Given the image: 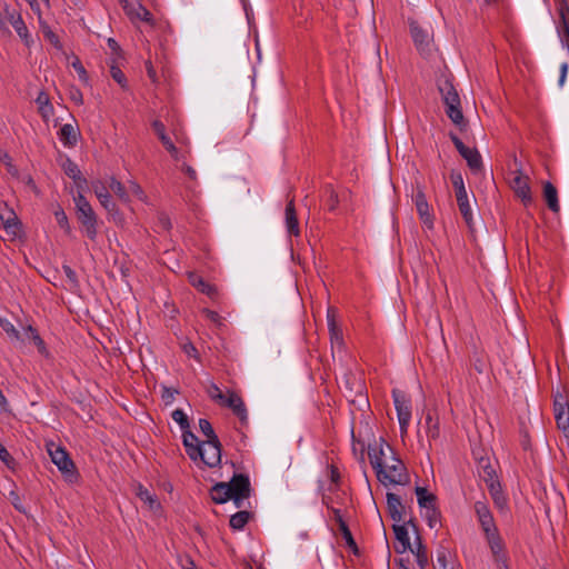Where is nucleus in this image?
Returning a JSON list of instances; mask_svg holds the SVG:
<instances>
[{
  "instance_id": "obj_1",
  "label": "nucleus",
  "mask_w": 569,
  "mask_h": 569,
  "mask_svg": "<svg viewBox=\"0 0 569 569\" xmlns=\"http://www.w3.org/2000/svg\"><path fill=\"white\" fill-rule=\"evenodd\" d=\"M250 496V481L244 475H234L229 482H218L211 489V498L216 503L233 500L236 507H241Z\"/></svg>"
},
{
  "instance_id": "obj_2",
  "label": "nucleus",
  "mask_w": 569,
  "mask_h": 569,
  "mask_svg": "<svg viewBox=\"0 0 569 569\" xmlns=\"http://www.w3.org/2000/svg\"><path fill=\"white\" fill-rule=\"evenodd\" d=\"M438 87L446 106L447 116L455 124L462 127L465 118L460 108V98L452 82L449 79H443Z\"/></svg>"
},
{
  "instance_id": "obj_3",
  "label": "nucleus",
  "mask_w": 569,
  "mask_h": 569,
  "mask_svg": "<svg viewBox=\"0 0 569 569\" xmlns=\"http://www.w3.org/2000/svg\"><path fill=\"white\" fill-rule=\"evenodd\" d=\"M381 467L375 468L378 480L385 485H405L408 480L405 465L397 457H389Z\"/></svg>"
},
{
  "instance_id": "obj_4",
  "label": "nucleus",
  "mask_w": 569,
  "mask_h": 569,
  "mask_svg": "<svg viewBox=\"0 0 569 569\" xmlns=\"http://www.w3.org/2000/svg\"><path fill=\"white\" fill-rule=\"evenodd\" d=\"M10 27L14 29L26 44L30 43V33L19 11L7 2L0 1V29L9 31Z\"/></svg>"
},
{
  "instance_id": "obj_5",
  "label": "nucleus",
  "mask_w": 569,
  "mask_h": 569,
  "mask_svg": "<svg viewBox=\"0 0 569 569\" xmlns=\"http://www.w3.org/2000/svg\"><path fill=\"white\" fill-rule=\"evenodd\" d=\"M74 202L77 208L78 220L82 224L86 234L91 240H94L97 237V219L91 204L88 202V200L83 197V194L80 191L78 192V196L74 197Z\"/></svg>"
},
{
  "instance_id": "obj_6",
  "label": "nucleus",
  "mask_w": 569,
  "mask_h": 569,
  "mask_svg": "<svg viewBox=\"0 0 569 569\" xmlns=\"http://www.w3.org/2000/svg\"><path fill=\"white\" fill-rule=\"evenodd\" d=\"M119 2L124 13L133 24L138 26L139 23H147L151 27L154 26V19L151 12L140 2L131 3L128 0H119Z\"/></svg>"
},
{
  "instance_id": "obj_7",
  "label": "nucleus",
  "mask_w": 569,
  "mask_h": 569,
  "mask_svg": "<svg viewBox=\"0 0 569 569\" xmlns=\"http://www.w3.org/2000/svg\"><path fill=\"white\" fill-rule=\"evenodd\" d=\"M510 187L516 193V196L523 202L525 206H528L532 201L531 189H530V178L525 174L520 169H516L511 172Z\"/></svg>"
},
{
  "instance_id": "obj_8",
  "label": "nucleus",
  "mask_w": 569,
  "mask_h": 569,
  "mask_svg": "<svg viewBox=\"0 0 569 569\" xmlns=\"http://www.w3.org/2000/svg\"><path fill=\"white\" fill-rule=\"evenodd\" d=\"M392 396L400 426V432L401 436L403 437L408 431V427L411 419L410 401L403 392L398 390H395L392 392Z\"/></svg>"
},
{
  "instance_id": "obj_9",
  "label": "nucleus",
  "mask_w": 569,
  "mask_h": 569,
  "mask_svg": "<svg viewBox=\"0 0 569 569\" xmlns=\"http://www.w3.org/2000/svg\"><path fill=\"white\" fill-rule=\"evenodd\" d=\"M47 450L52 462L62 473L66 476H73L74 465L63 448L57 446L54 442H48Z\"/></svg>"
},
{
  "instance_id": "obj_10",
  "label": "nucleus",
  "mask_w": 569,
  "mask_h": 569,
  "mask_svg": "<svg viewBox=\"0 0 569 569\" xmlns=\"http://www.w3.org/2000/svg\"><path fill=\"white\" fill-rule=\"evenodd\" d=\"M210 468L218 466L221 461V448L219 439L206 440L200 443L199 457Z\"/></svg>"
},
{
  "instance_id": "obj_11",
  "label": "nucleus",
  "mask_w": 569,
  "mask_h": 569,
  "mask_svg": "<svg viewBox=\"0 0 569 569\" xmlns=\"http://www.w3.org/2000/svg\"><path fill=\"white\" fill-rule=\"evenodd\" d=\"M368 455L373 469L381 467L385 461H388L390 459L388 457H396L392 448L386 443L383 439H379L378 441H375L373 445H370Z\"/></svg>"
},
{
  "instance_id": "obj_12",
  "label": "nucleus",
  "mask_w": 569,
  "mask_h": 569,
  "mask_svg": "<svg viewBox=\"0 0 569 569\" xmlns=\"http://www.w3.org/2000/svg\"><path fill=\"white\" fill-rule=\"evenodd\" d=\"M413 202L422 223L428 228H433V216L430 212V208L428 201L426 199V194L423 188L421 186H417L416 193L413 196Z\"/></svg>"
},
{
  "instance_id": "obj_13",
  "label": "nucleus",
  "mask_w": 569,
  "mask_h": 569,
  "mask_svg": "<svg viewBox=\"0 0 569 569\" xmlns=\"http://www.w3.org/2000/svg\"><path fill=\"white\" fill-rule=\"evenodd\" d=\"M555 417L558 429L569 440V405L562 396L555 400Z\"/></svg>"
},
{
  "instance_id": "obj_14",
  "label": "nucleus",
  "mask_w": 569,
  "mask_h": 569,
  "mask_svg": "<svg viewBox=\"0 0 569 569\" xmlns=\"http://www.w3.org/2000/svg\"><path fill=\"white\" fill-rule=\"evenodd\" d=\"M0 221L7 232V234L13 239L20 232V226L18 216L16 212L9 208L7 204L0 207Z\"/></svg>"
},
{
  "instance_id": "obj_15",
  "label": "nucleus",
  "mask_w": 569,
  "mask_h": 569,
  "mask_svg": "<svg viewBox=\"0 0 569 569\" xmlns=\"http://www.w3.org/2000/svg\"><path fill=\"white\" fill-rule=\"evenodd\" d=\"M410 32L419 51L422 53L430 51L431 36L427 30L422 29L417 22L411 21Z\"/></svg>"
},
{
  "instance_id": "obj_16",
  "label": "nucleus",
  "mask_w": 569,
  "mask_h": 569,
  "mask_svg": "<svg viewBox=\"0 0 569 569\" xmlns=\"http://www.w3.org/2000/svg\"><path fill=\"white\" fill-rule=\"evenodd\" d=\"M220 405L230 408L233 411V413L240 418V420H247V409L241 397L238 393L228 390L224 396L223 402H221Z\"/></svg>"
},
{
  "instance_id": "obj_17",
  "label": "nucleus",
  "mask_w": 569,
  "mask_h": 569,
  "mask_svg": "<svg viewBox=\"0 0 569 569\" xmlns=\"http://www.w3.org/2000/svg\"><path fill=\"white\" fill-rule=\"evenodd\" d=\"M92 190L100 201L101 206L108 210L109 212L116 210V204L111 200V196L109 193V186L107 187L102 181L92 182Z\"/></svg>"
},
{
  "instance_id": "obj_18",
  "label": "nucleus",
  "mask_w": 569,
  "mask_h": 569,
  "mask_svg": "<svg viewBox=\"0 0 569 569\" xmlns=\"http://www.w3.org/2000/svg\"><path fill=\"white\" fill-rule=\"evenodd\" d=\"M152 128H153L156 134L158 136V138L160 139V141L162 142V144L164 146V148L168 150V152H170V154L176 160H178L179 151L176 148V146L172 143L170 138L167 136L164 124L159 120H154L152 122Z\"/></svg>"
},
{
  "instance_id": "obj_19",
  "label": "nucleus",
  "mask_w": 569,
  "mask_h": 569,
  "mask_svg": "<svg viewBox=\"0 0 569 569\" xmlns=\"http://www.w3.org/2000/svg\"><path fill=\"white\" fill-rule=\"evenodd\" d=\"M188 279L194 288L207 295L209 298L216 299L218 297V289L213 284L206 282L200 276L189 272Z\"/></svg>"
},
{
  "instance_id": "obj_20",
  "label": "nucleus",
  "mask_w": 569,
  "mask_h": 569,
  "mask_svg": "<svg viewBox=\"0 0 569 569\" xmlns=\"http://www.w3.org/2000/svg\"><path fill=\"white\" fill-rule=\"evenodd\" d=\"M486 473L488 475L489 479V491H490V495L495 501V505L499 508V509H503L506 507V498L503 497V495L501 493V489H500V485L493 479L492 477V470L488 471L487 468L485 469Z\"/></svg>"
},
{
  "instance_id": "obj_21",
  "label": "nucleus",
  "mask_w": 569,
  "mask_h": 569,
  "mask_svg": "<svg viewBox=\"0 0 569 569\" xmlns=\"http://www.w3.org/2000/svg\"><path fill=\"white\" fill-rule=\"evenodd\" d=\"M387 505H388V509H389V513H390L391 518L395 521H401L403 519L402 515H403L405 508L401 503L400 498L392 492H388L387 493Z\"/></svg>"
},
{
  "instance_id": "obj_22",
  "label": "nucleus",
  "mask_w": 569,
  "mask_h": 569,
  "mask_svg": "<svg viewBox=\"0 0 569 569\" xmlns=\"http://www.w3.org/2000/svg\"><path fill=\"white\" fill-rule=\"evenodd\" d=\"M286 227L290 234L298 236L299 234V224L296 214L293 200H290L286 207L284 212Z\"/></svg>"
},
{
  "instance_id": "obj_23",
  "label": "nucleus",
  "mask_w": 569,
  "mask_h": 569,
  "mask_svg": "<svg viewBox=\"0 0 569 569\" xmlns=\"http://www.w3.org/2000/svg\"><path fill=\"white\" fill-rule=\"evenodd\" d=\"M36 103L38 104V110L42 119L44 121H49V119L53 116L54 112L49 96L44 91L39 92L36 99Z\"/></svg>"
},
{
  "instance_id": "obj_24",
  "label": "nucleus",
  "mask_w": 569,
  "mask_h": 569,
  "mask_svg": "<svg viewBox=\"0 0 569 569\" xmlns=\"http://www.w3.org/2000/svg\"><path fill=\"white\" fill-rule=\"evenodd\" d=\"M329 332H330V341L332 355L340 353L343 346V338L341 330L336 326L333 319L329 318Z\"/></svg>"
},
{
  "instance_id": "obj_25",
  "label": "nucleus",
  "mask_w": 569,
  "mask_h": 569,
  "mask_svg": "<svg viewBox=\"0 0 569 569\" xmlns=\"http://www.w3.org/2000/svg\"><path fill=\"white\" fill-rule=\"evenodd\" d=\"M393 531L400 545L399 547H396L397 552L402 553L411 549L410 538L407 528L402 525H395Z\"/></svg>"
},
{
  "instance_id": "obj_26",
  "label": "nucleus",
  "mask_w": 569,
  "mask_h": 569,
  "mask_svg": "<svg viewBox=\"0 0 569 569\" xmlns=\"http://www.w3.org/2000/svg\"><path fill=\"white\" fill-rule=\"evenodd\" d=\"M183 445L186 447L187 453L192 460H197L199 457L200 443L198 442V438L190 431L186 430L183 432Z\"/></svg>"
},
{
  "instance_id": "obj_27",
  "label": "nucleus",
  "mask_w": 569,
  "mask_h": 569,
  "mask_svg": "<svg viewBox=\"0 0 569 569\" xmlns=\"http://www.w3.org/2000/svg\"><path fill=\"white\" fill-rule=\"evenodd\" d=\"M543 197L549 209L552 210L553 212H558L560 209L558 201V192L556 187L551 182H545Z\"/></svg>"
},
{
  "instance_id": "obj_28",
  "label": "nucleus",
  "mask_w": 569,
  "mask_h": 569,
  "mask_svg": "<svg viewBox=\"0 0 569 569\" xmlns=\"http://www.w3.org/2000/svg\"><path fill=\"white\" fill-rule=\"evenodd\" d=\"M63 170L74 180L79 190H82L86 187L87 181L81 177V172L76 163L70 160H66L63 163Z\"/></svg>"
},
{
  "instance_id": "obj_29",
  "label": "nucleus",
  "mask_w": 569,
  "mask_h": 569,
  "mask_svg": "<svg viewBox=\"0 0 569 569\" xmlns=\"http://www.w3.org/2000/svg\"><path fill=\"white\" fill-rule=\"evenodd\" d=\"M137 496L144 505L148 506L151 511L157 512L160 509V502L158 501L157 497L149 492L148 489L139 486L137 489Z\"/></svg>"
},
{
  "instance_id": "obj_30",
  "label": "nucleus",
  "mask_w": 569,
  "mask_h": 569,
  "mask_svg": "<svg viewBox=\"0 0 569 569\" xmlns=\"http://www.w3.org/2000/svg\"><path fill=\"white\" fill-rule=\"evenodd\" d=\"M461 157L467 161L469 168L472 171L478 172V171L481 170V168H482V160H481V156L478 152V150L469 148L466 151V153L461 154Z\"/></svg>"
},
{
  "instance_id": "obj_31",
  "label": "nucleus",
  "mask_w": 569,
  "mask_h": 569,
  "mask_svg": "<svg viewBox=\"0 0 569 569\" xmlns=\"http://www.w3.org/2000/svg\"><path fill=\"white\" fill-rule=\"evenodd\" d=\"M486 537H487L488 543L490 546V549L493 553L496 561L503 562L505 557L502 555V545H501L500 538L497 535V532L488 535Z\"/></svg>"
},
{
  "instance_id": "obj_32",
  "label": "nucleus",
  "mask_w": 569,
  "mask_h": 569,
  "mask_svg": "<svg viewBox=\"0 0 569 569\" xmlns=\"http://www.w3.org/2000/svg\"><path fill=\"white\" fill-rule=\"evenodd\" d=\"M109 189L123 202H129V191L127 186L111 177L109 179Z\"/></svg>"
},
{
  "instance_id": "obj_33",
  "label": "nucleus",
  "mask_w": 569,
  "mask_h": 569,
  "mask_svg": "<svg viewBox=\"0 0 569 569\" xmlns=\"http://www.w3.org/2000/svg\"><path fill=\"white\" fill-rule=\"evenodd\" d=\"M457 203L459 207V211L462 214L466 223L471 227L472 224V212H471V203L469 201L468 194L466 197L457 198Z\"/></svg>"
},
{
  "instance_id": "obj_34",
  "label": "nucleus",
  "mask_w": 569,
  "mask_h": 569,
  "mask_svg": "<svg viewBox=\"0 0 569 569\" xmlns=\"http://www.w3.org/2000/svg\"><path fill=\"white\" fill-rule=\"evenodd\" d=\"M416 493L418 498V503L421 508L427 509L428 507H435L433 502L436 497L432 493L428 492L427 489L422 487H417Z\"/></svg>"
},
{
  "instance_id": "obj_35",
  "label": "nucleus",
  "mask_w": 569,
  "mask_h": 569,
  "mask_svg": "<svg viewBox=\"0 0 569 569\" xmlns=\"http://www.w3.org/2000/svg\"><path fill=\"white\" fill-rule=\"evenodd\" d=\"M416 556V560L420 569H426L428 566V555L426 547L419 540L416 548L410 549Z\"/></svg>"
},
{
  "instance_id": "obj_36",
  "label": "nucleus",
  "mask_w": 569,
  "mask_h": 569,
  "mask_svg": "<svg viewBox=\"0 0 569 569\" xmlns=\"http://www.w3.org/2000/svg\"><path fill=\"white\" fill-rule=\"evenodd\" d=\"M23 335H24L26 339H28L29 341L33 342L37 346V348L39 349V351L41 353H46V346H44L43 340L40 338L38 332L31 326H28L24 329Z\"/></svg>"
},
{
  "instance_id": "obj_37",
  "label": "nucleus",
  "mask_w": 569,
  "mask_h": 569,
  "mask_svg": "<svg viewBox=\"0 0 569 569\" xmlns=\"http://www.w3.org/2000/svg\"><path fill=\"white\" fill-rule=\"evenodd\" d=\"M38 16H39V21H40V29H41V31H42V33H43V36H44V38H46V39H47V40H48L52 46H54V47H56V48H58V49H61V43H60V41H59L58 36H57V34H56V33L50 29V27H49L46 22H43V21L41 20V16H40V13H38Z\"/></svg>"
},
{
  "instance_id": "obj_38",
  "label": "nucleus",
  "mask_w": 569,
  "mask_h": 569,
  "mask_svg": "<svg viewBox=\"0 0 569 569\" xmlns=\"http://www.w3.org/2000/svg\"><path fill=\"white\" fill-rule=\"evenodd\" d=\"M249 517H250V513L248 511H239V512L234 513L233 516H231L230 526L233 529L240 530L247 525Z\"/></svg>"
},
{
  "instance_id": "obj_39",
  "label": "nucleus",
  "mask_w": 569,
  "mask_h": 569,
  "mask_svg": "<svg viewBox=\"0 0 569 569\" xmlns=\"http://www.w3.org/2000/svg\"><path fill=\"white\" fill-rule=\"evenodd\" d=\"M61 139L69 144H73L77 141V130L72 124H64L60 130Z\"/></svg>"
},
{
  "instance_id": "obj_40",
  "label": "nucleus",
  "mask_w": 569,
  "mask_h": 569,
  "mask_svg": "<svg viewBox=\"0 0 569 569\" xmlns=\"http://www.w3.org/2000/svg\"><path fill=\"white\" fill-rule=\"evenodd\" d=\"M425 518L431 529H437L440 526V513L435 507L425 509Z\"/></svg>"
},
{
  "instance_id": "obj_41",
  "label": "nucleus",
  "mask_w": 569,
  "mask_h": 569,
  "mask_svg": "<svg viewBox=\"0 0 569 569\" xmlns=\"http://www.w3.org/2000/svg\"><path fill=\"white\" fill-rule=\"evenodd\" d=\"M450 178L456 190V198L466 197L467 190L463 183L462 176L460 173L452 172Z\"/></svg>"
},
{
  "instance_id": "obj_42",
  "label": "nucleus",
  "mask_w": 569,
  "mask_h": 569,
  "mask_svg": "<svg viewBox=\"0 0 569 569\" xmlns=\"http://www.w3.org/2000/svg\"><path fill=\"white\" fill-rule=\"evenodd\" d=\"M0 327L9 336L10 339L19 340L21 338L19 331L8 319L0 318Z\"/></svg>"
},
{
  "instance_id": "obj_43",
  "label": "nucleus",
  "mask_w": 569,
  "mask_h": 569,
  "mask_svg": "<svg viewBox=\"0 0 569 569\" xmlns=\"http://www.w3.org/2000/svg\"><path fill=\"white\" fill-rule=\"evenodd\" d=\"M0 162L6 167L9 174L18 177V169L12 163L11 157L3 150H0Z\"/></svg>"
},
{
  "instance_id": "obj_44",
  "label": "nucleus",
  "mask_w": 569,
  "mask_h": 569,
  "mask_svg": "<svg viewBox=\"0 0 569 569\" xmlns=\"http://www.w3.org/2000/svg\"><path fill=\"white\" fill-rule=\"evenodd\" d=\"M426 423H427V435L431 439H437L439 437V425L437 420H433L432 416L430 413L426 417Z\"/></svg>"
},
{
  "instance_id": "obj_45",
  "label": "nucleus",
  "mask_w": 569,
  "mask_h": 569,
  "mask_svg": "<svg viewBox=\"0 0 569 569\" xmlns=\"http://www.w3.org/2000/svg\"><path fill=\"white\" fill-rule=\"evenodd\" d=\"M199 428H200V431L207 437V440L216 441V439H218V437L216 436V433L213 431L211 423L208 420L200 419Z\"/></svg>"
},
{
  "instance_id": "obj_46",
  "label": "nucleus",
  "mask_w": 569,
  "mask_h": 569,
  "mask_svg": "<svg viewBox=\"0 0 569 569\" xmlns=\"http://www.w3.org/2000/svg\"><path fill=\"white\" fill-rule=\"evenodd\" d=\"M71 66L72 68L77 71L78 76H79V79L83 82V83H88L89 82V77H88V73L84 69V67L82 66L81 61L79 60L78 57H74L73 58V61L71 62Z\"/></svg>"
},
{
  "instance_id": "obj_47",
  "label": "nucleus",
  "mask_w": 569,
  "mask_h": 569,
  "mask_svg": "<svg viewBox=\"0 0 569 569\" xmlns=\"http://www.w3.org/2000/svg\"><path fill=\"white\" fill-rule=\"evenodd\" d=\"M110 73L114 81H117L122 88H127V78L120 68L112 64L110 68Z\"/></svg>"
},
{
  "instance_id": "obj_48",
  "label": "nucleus",
  "mask_w": 569,
  "mask_h": 569,
  "mask_svg": "<svg viewBox=\"0 0 569 569\" xmlns=\"http://www.w3.org/2000/svg\"><path fill=\"white\" fill-rule=\"evenodd\" d=\"M172 419L179 423L184 431L189 428L188 417L181 409H177L172 412Z\"/></svg>"
},
{
  "instance_id": "obj_49",
  "label": "nucleus",
  "mask_w": 569,
  "mask_h": 569,
  "mask_svg": "<svg viewBox=\"0 0 569 569\" xmlns=\"http://www.w3.org/2000/svg\"><path fill=\"white\" fill-rule=\"evenodd\" d=\"M479 522L486 536L497 532L492 515H490L487 518L480 519Z\"/></svg>"
},
{
  "instance_id": "obj_50",
  "label": "nucleus",
  "mask_w": 569,
  "mask_h": 569,
  "mask_svg": "<svg viewBox=\"0 0 569 569\" xmlns=\"http://www.w3.org/2000/svg\"><path fill=\"white\" fill-rule=\"evenodd\" d=\"M437 562L438 569H453L452 563L448 560V552L445 549L438 551Z\"/></svg>"
},
{
  "instance_id": "obj_51",
  "label": "nucleus",
  "mask_w": 569,
  "mask_h": 569,
  "mask_svg": "<svg viewBox=\"0 0 569 569\" xmlns=\"http://www.w3.org/2000/svg\"><path fill=\"white\" fill-rule=\"evenodd\" d=\"M208 395H209V397H210L212 400H214V401H217V402H219V403L223 402V399H224V396H226V393H223V392L219 389V387H218L217 385H213V383H212L211 386H209V388H208Z\"/></svg>"
},
{
  "instance_id": "obj_52",
  "label": "nucleus",
  "mask_w": 569,
  "mask_h": 569,
  "mask_svg": "<svg viewBox=\"0 0 569 569\" xmlns=\"http://www.w3.org/2000/svg\"><path fill=\"white\" fill-rule=\"evenodd\" d=\"M340 532H341L342 538L345 539L347 546L349 548H351L355 552H357L358 548H357L356 541L353 540L348 526H342V529H340Z\"/></svg>"
},
{
  "instance_id": "obj_53",
  "label": "nucleus",
  "mask_w": 569,
  "mask_h": 569,
  "mask_svg": "<svg viewBox=\"0 0 569 569\" xmlns=\"http://www.w3.org/2000/svg\"><path fill=\"white\" fill-rule=\"evenodd\" d=\"M127 189L129 191V196L132 194V196H136L137 198H139L140 200H143L144 199V192L143 190L141 189V187L133 180H130L128 182V186H127Z\"/></svg>"
},
{
  "instance_id": "obj_54",
  "label": "nucleus",
  "mask_w": 569,
  "mask_h": 569,
  "mask_svg": "<svg viewBox=\"0 0 569 569\" xmlns=\"http://www.w3.org/2000/svg\"><path fill=\"white\" fill-rule=\"evenodd\" d=\"M475 510H476V513L478 516V519H483V518H487L491 515L490 510L488 509L487 505L485 502H481V501H477L475 503Z\"/></svg>"
},
{
  "instance_id": "obj_55",
  "label": "nucleus",
  "mask_w": 569,
  "mask_h": 569,
  "mask_svg": "<svg viewBox=\"0 0 569 569\" xmlns=\"http://www.w3.org/2000/svg\"><path fill=\"white\" fill-rule=\"evenodd\" d=\"M69 97L77 104H82L83 103L82 92L78 88H76V87H71L70 88Z\"/></svg>"
},
{
  "instance_id": "obj_56",
  "label": "nucleus",
  "mask_w": 569,
  "mask_h": 569,
  "mask_svg": "<svg viewBox=\"0 0 569 569\" xmlns=\"http://www.w3.org/2000/svg\"><path fill=\"white\" fill-rule=\"evenodd\" d=\"M206 317L212 321L213 323L218 325V326H221L222 325V318L216 312V311H212V310H209V309H203L202 311Z\"/></svg>"
},
{
  "instance_id": "obj_57",
  "label": "nucleus",
  "mask_w": 569,
  "mask_h": 569,
  "mask_svg": "<svg viewBox=\"0 0 569 569\" xmlns=\"http://www.w3.org/2000/svg\"><path fill=\"white\" fill-rule=\"evenodd\" d=\"M56 219L61 228L69 230L68 218L63 211H56Z\"/></svg>"
},
{
  "instance_id": "obj_58",
  "label": "nucleus",
  "mask_w": 569,
  "mask_h": 569,
  "mask_svg": "<svg viewBox=\"0 0 569 569\" xmlns=\"http://www.w3.org/2000/svg\"><path fill=\"white\" fill-rule=\"evenodd\" d=\"M63 271H64L70 284L72 287H76L77 286L76 272L69 266H63Z\"/></svg>"
},
{
  "instance_id": "obj_59",
  "label": "nucleus",
  "mask_w": 569,
  "mask_h": 569,
  "mask_svg": "<svg viewBox=\"0 0 569 569\" xmlns=\"http://www.w3.org/2000/svg\"><path fill=\"white\" fill-rule=\"evenodd\" d=\"M9 497H10L11 503L14 506V508L17 510L24 511L23 508H22L20 498H19V496L14 491H11Z\"/></svg>"
},
{
  "instance_id": "obj_60",
  "label": "nucleus",
  "mask_w": 569,
  "mask_h": 569,
  "mask_svg": "<svg viewBox=\"0 0 569 569\" xmlns=\"http://www.w3.org/2000/svg\"><path fill=\"white\" fill-rule=\"evenodd\" d=\"M452 142L455 143L457 150L460 154L466 153V151L469 149V147L465 146L462 141L457 138L456 136H451Z\"/></svg>"
},
{
  "instance_id": "obj_61",
  "label": "nucleus",
  "mask_w": 569,
  "mask_h": 569,
  "mask_svg": "<svg viewBox=\"0 0 569 569\" xmlns=\"http://www.w3.org/2000/svg\"><path fill=\"white\" fill-rule=\"evenodd\" d=\"M452 142L455 143L457 150L460 154L466 153V151L469 149V147L465 146L462 141L457 138L456 136H451Z\"/></svg>"
},
{
  "instance_id": "obj_62",
  "label": "nucleus",
  "mask_w": 569,
  "mask_h": 569,
  "mask_svg": "<svg viewBox=\"0 0 569 569\" xmlns=\"http://www.w3.org/2000/svg\"><path fill=\"white\" fill-rule=\"evenodd\" d=\"M452 142L455 143L457 150L460 154L466 153V151L469 149V147L465 146L462 141L457 138L456 136H451Z\"/></svg>"
},
{
  "instance_id": "obj_63",
  "label": "nucleus",
  "mask_w": 569,
  "mask_h": 569,
  "mask_svg": "<svg viewBox=\"0 0 569 569\" xmlns=\"http://www.w3.org/2000/svg\"><path fill=\"white\" fill-rule=\"evenodd\" d=\"M183 351L189 356V357H193V358H197L198 357V353H197V349L194 348V346L192 343H184L183 345Z\"/></svg>"
},
{
  "instance_id": "obj_64",
  "label": "nucleus",
  "mask_w": 569,
  "mask_h": 569,
  "mask_svg": "<svg viewBox=\"0 0 569 569\" xmlns=\"http://www.w3.org/2000/svg\"><path fill=\"white\" fill-rule=\"evenodd\" d=\"M333 519L338 523L339 530L342 529V526H347L342 519L341 512L338 509H332Z\"/></svg>"
}]
</instances>
